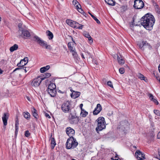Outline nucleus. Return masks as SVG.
<instances>
[{"label":"nucleus","instance_id":"obj_1","mask_svg":"<svg viewBox=\"0 0 160 160\" xmlns=\"http://www.w3.org/2000/svg\"><path fill=\"white\" fill-rule=\"evenodd\" d=\"M155 21V19L152 15L147 13L142 18L141 23L147 30H151Z\"/></svg>","mask_w":160,"mask_h":160},{"label":"nucleus","instance_id":"obj_2","mask_svg":"<svg viewBox=\"0 0 160 160\" xmlns=\"http://www.w3.org/2000/svg\"><path fill=\"white\" fill-rule=\"evenodd\" d=\"M78 143L73 137L68 138L66 143V148L68 149H73L77 147Z\"/></svg>","mask_w":160,"mask_h":160},{"label":"nucleus","instance_id":"obj_3","mask_svg":"<svg viewBox=\"0 0 160 160\" xmlns=\"http://www.w3.org/2000/svg\"><path fill=\"white\" fill-rule=\"evenodd\" d=\"M96 121L98 122V126L96 128L97 132L102 131L106 128V122L104 118L102 117L98 118Z\"/></svg>","mask_w":160,"mask_h":160},{"label":"nucleus","instance_id":"obj_4","mask_svg":"<svg viewBox=\"0 0 160 160\" xmlns=\"http://www.w3.org/2000/svg\"><path fill=\"white\" fill-rule=\"evenodd\" d=\"M34 40H33L37 42L40 45L42 48L45 47L46 49L49 50L51 49V46L47 44V42L44 40L41 39L38 36L35 35L34 37Z\"/></svg>","mask_w":160,"mask_h":160},{"label":"nucleus","instance_id":"obj_5","mask_svg":"<svg viewBox=\"0 0 160 160\" xmlns=\"http://www.w3.org/2000/svg\"><path fill=\"white\" fill-rule=\"evenodd\" d=\"M61 109L65 113H68L71 112L72 108L71 102L68 101L64 102L62 105Z\"/></svg>","mask_w":160,"mask_h":160},{"label":"nucleus","instance_id":"obj_6","mask_svg":"<svg viewBox=\"0 0 160 160\" xmlns=\"http://www.w3.org/2000/svg\"><path fill=\"white\" fill-rule=\"evenodd\" d=\"M44 78H41V76H39L33 79L32 82V85L35 87H38Z\"/></svg>","mask_w":160,"mask_h":160},{"label":"nucleus","instance_id":"obj_7","mask_svg":"<svg viewBox=\"0 0 160 160\" xmlns=\"http://www.w3.org/2000/svg\"><path fill=\"white\" fill-rule=\"evenodd\" d=\"M144 3L142 0H135L134 1L133 7L137 9H141L144 6Z\"/></svg>","mask_w":160,"mask_h":160},{"label":"nucleus","instance_id":"obj_8","mask_svg":"<svg viewBox=\"0 0 160 160\" xmlns=\"http://www.w3.org/2000/svg\"><path fill=\"white\" fill-rule=\"evenodd\" d=\"M135 156L138 160H143L145 158L144 154L139 150L135 152Z\"/></svg>","mask_w":160,"mask_h":160},{"label":"nucleus","instance_id":"obj_9","mask_svg":"<svg viewBox=\"0 0 160 160\" xmlns=\"http://www.w3.org/2000/svg\"><path fill=\"white\" fill-rule=\"evenodd\" d=\"M66 132L69 138L71 137H73L75 133V130L70 127H68L66 128Z\"/></svg>","mask_w":160,"mask_h":160},{"label":"nucleus","instance_id":"obj_10","mask_svg":"<svg viewBox=\"0 0 160 160\" xmlns=\"http://www.w3.org/2000/svg\"><path fill=\"white\" fill-rule=\"evenodd\" d=\"M28 60V58L25 57L23 59L21 60L20 62L17 64V66L18 67H23L27 63Z\"/></svg>","mask_w":160,"mask_h":160},{"label":"nucleus","instance_id":"obj_11","mask_svg":"<svg viewBox=\"0 0 160 160\" xmlns=\"http://www.w3.org/2000/svg\"><path fill=\"white\" fill-rule=\"evenodd\" d=\"M102 109V108L100 104L99 103L98 104L96 107L93 112V114L94 115H97L100 112Z\"/></svg>","mask_w":160,"mask_h":160},{"label":"nucleus","instance_id":"obj_12","mask_svg":"<svg viewBox=\"0 0 160 160\" xmlns=\"http://www.w3.org/2000/svg\"><path fill=\"white\" fill-rule=\"evenodd\" d=\"M9 114L8 113H5L2 117V120L4 125L6 126L7 124V120L8 119Z\"/></svg>","mask_w":160,"mask_h":160},{"label":"nucleus","instance_id":"obj_13","mask_svg":"<svg viewBox=\"0 0 160 160\" xmlns=\"http://www.w3.org/2000/svg\"><path fill=\"white\" fill-rule=\"evenodd\" d=\"M19 30L22 31V34L24 38H28L31 36L30 32L28 30H22V29H20Z\"/></svg>","mask_w":160,"mask_h":160},{"label":"nucleus","instance_id":"obj_14","mask_svg":"<svg viewBox=\"0 0 160 160\" xmlns=\"http://www.w3.org/2000/svg\"><path fill=\"white\" fill-rule=\"evenodd\" d=\"M70 90L72 92V93L71 94V96L72 98L74 99H75L80 96V92H75L72 90L71 89H70Z\"/></svg>","mask_w":160,"mask_h":160},{"label":"nucleus","instance_id":"obj_15","mask_svg":"<svg viewBox=\"0 0 160 160\" xmlns=\"http://www.w3.org/2000/svg\"><path fill=\"white\" fill-rule=\"evenodd\" d=\"M76 22L69 19H67L66 20V23L68 25L73 28H75V27L76 23Z\"/></svg>","mask_w":160,"mask_h":160},{"label":"nucleus","instance_id":"obj_16","mask_svg":"<svg viewBox=\"0 0 160 160\" xmlns=\"http://www.w3.org/2000/svg\"><path fill=\"white\" fill-rule=\"evenodd\" d=\"M48 94L50 96L52 97H54L57 93L56 89H50V90H47Z\"/></svg>","mask_w":160,"mask_h":160},{"label":"nucleus","instance_id":"obj_17","mask_svg":"<svg viewBox=\"0 0 160 160\" xmlns=\"http://www.w3.org/2000/svg\"><path fill=\"white\" fill-rule=\"evenodd\" d=\"M33 116L35 118L37 119L38 118V115L37 112V110L34 107L32 108L31 109Z\"/></svg>","mask_w":160,"mask_h":160},{"label":"nucleus","instance_id":"obj_18","mask_svg":"<svg viewBox=\"0 0 160 160\" xmlns=\"http://www.w3.org/2000/svg\"><path fill=\"white\" fill-rule=\"evenodd\" d=\"M46 33L47 36H48V38L49 40H51L53 38V34L50 31L47 30L46 31Z\"/></svg>","mask_w":160,"mask_h":160},{"label":"nucleus","instance_id":"obj_19","mask_svg":"<svg viewBox=\"0 0 160 160\" xmlns=\"http://www.w3.org/2000/svg\"><path fill=\"white\" fill-rule=\"evenodd\" d=\"M116 57H117L118 63L120 64H123L124 63V60L122 58H121L118 55H116Z\"/></svg>","mask_w":160,"mask_h":160},{"label":"nucleus","instance_id":"obj_20","mask_svg":"<svg viewBox=\"0 0 160 160\" xmlns=\"http://www.w3.org/2000/svg\"><path fill=\"white\" fill-rule=\"evenodd\" d=\"M153 95L151 94H149V97L152 101H153L156 104L158 105V102L156 99L153 98Z\"/></svg>","mask_w":160,"mask_h":160},{"label":"nucleus","instance_id":"obj_21","mask_svg":"<svg viewBox=\"0 0 160 160\" xmlns=\"http://www.w3.org/2000/svg\"><path fill=\"white\" fill-rule=\"evenodd\" d=\"M50 68V67L49 65H47L45 67H42L40 69V72L41 73H43L48 70Z\"/></svg>","mask_w":160,"mask_h":160},{"label":"nucleus","instance_id":"obj_22","mask_svg":"<svg viewBox=\"0 0 160 160\" xmlns=\"http://www.w3.org/2000/svg\"><path fill=\"white\" fill-rule=\"evenodd\" d=\"M18 45L17 44H14L13 46L11 47L10 48V51L12 52L15 50L18 49Z\"/></svg>","mask_w":160,"mask_h":160},{"label":"nucleus","instance_id":"obj_23","mask_svg":"<svg viewBox=\"0 0 160 160\" xmlns=\"http://www.w3.org/2000/svg\"><path fill=\"white\" fill-rule=\"evenodd\" d=\"M54 89H56V86L55 84L53 83H51L48 85L47 90H53Z\"/></svg>","mask_w":160,"mask_h":160},{"label":"nucleus","instance_id":"obj_24","mask_svg":"<svg viewBox=\"0 0 160 160\" xmlns=\"http://www.w3.org/2000/svg\"><path fill=\"white\" fill-rule=\"evenodd\" d=\"M138 78L140 79L141 80H143L146 82H147V79H145V77L142 74L140 73H138Z\"/></svg>","mask_w":160,"mask_h":160},{"label":"nucleus","instance_id":"obj_25","mask_svg":"<svg viewBox=\"0 0 160 160\" xmlns=\"http://www.w3.org/2000/svg\"><path fill=\"white\" fill-rule=\"evenodd\" d=\"M105 2L108 4L114 6L115 4V2L113 0H105Z\"/></svg>","mask_w":160,"mask_h":160},{"label":"nucleus","instance_id":"obj_26","mask_svg":"<svg viewBox=\"0 0 160 160\" xmlns=\"http://www.w3.org/2000/svg\"><path fill=\"white\" fill-rule=\"evenodd\" d=\"M56 145V142L54 138H52L51 139V147L52 149H54L55 146Z\"/></svg>","mask_w":160,"mask_h":160},{"label":"nucleus","instance_id":"obj_27","mask_svg":"<svg viewBox=\"0 0 160 160\" xmlns=\"http://www.w3.org/2000/svg\"><path fill=\"white\" fill-rule=\"evenodd\" d=\"M88 114V112L85 111L84 109L81 110L80 114L82 117H85Z\"/></svg>","mask_w":160,"mask_h":160},{"label":"nucleus","instance_id":"obj_28","mask_svg":"<svg viewBox=\"0 0 160 160\" xmlns=\"http://www.w3.org/2000/svg\"><path fill=\"white\" fill-rule=\"evenodd\" d=\"M23 115L24 117L27 120H28L30 118V114L29 112H27L25 113L24 112L23 113Z\"/></svg>","mask_w":160,"mask_h":160},{"label":"nucleus","instance_id":"obj_29","mask_svg":"<svg viewBox=\"0 0 160 160\" xmlns=\"http://www.w3.org/2000/svg\"><path fill=\"white\" fill-rule=\"evenodd\" d=\"M75 27L74 28H76L77 29H82V27L83 25L81 24H80L77 22L76 23Z\"/></svg>","mask_w":160,"mask_h":160},{"label":"nucleus","instance_id":"obj_30","mask_svg":"<svg viewBox=\"0 0 160 160\" xmlns=\"http://www.w3.org/2000/svg\"><path fill=\"white\" fill-rule=\"evenodd\" d=\"M89 13L90 15L92 17V18L96 21V22L98 24H100V21L95 16L92 14L90 12H89Z\"/></svg>","mask_w":160,"mask_h":160},{"label":"nucleus","instance_id":"obj_31","mask_svg":"<svg viewBox=\"0 0 160 160\" xmlns=\"http://www.w3.org/2000/svg\"><path fill=\"white\" fill-rule=\"evenodd\" d=\"M51 76V74L50 73H45L44 75H43V76H44L43 78H42L41 77V78H44V79L45 78H48L50 77Z\"/></svg>","mask_w":160,"mask_h":160},{"label":"nucleus","instance_id":"obj_32","mask_svg":"<svg viewBox=\"0 0 160 160\" xmlns=\"http://www.w3.org/2000/svg\"><path fill=\"white\" fill-rule=\"evenodd\" d=\"M128 9V7L127 6H123L120 8V10L121 12H124L126 11Z\"/></svg>","mask_w":160,"mask_h":160},{"label":"nucleus","instance_id":"obj_33","mask_svg":"<svg viewBox=\"0 0 160 160\" xmlns=\"http://www.w3.org/2000/svg\"><path fill=\"white\" fill-rule=\"evenodd\" d=\"M77 118V117L75 115H73L71 114L69 116V118L70 120H72L74 119Z\"/></svg>","mask_w":160,"mask_h":160},{"label":"nucleus","instance_id":"obj_34","mask_svg":"<svg viewBox=\"0 0 160 160\" xmlns=\"http://www.w3.org/2000/svg\"><path fill=\"white\" fill-rule=\"evenodd\" d=\"M139 46L140 49L142 50H143L144 49V44L143 41H142V42L140 43L139 44Z\"/></svg>","mask_w":160,"mask_h":160},{"label":"nucleus","instance_id":"obj_35","mask_svg":"<svg viewBox=\"0 0 160 160\" xmlns=\"http://www.w3.org/2000/svg\"><path fill=\"white\" fill-rule=\"evenodd\" d=\"M154 5L155 8V10L157 11V12H158L159 10V7L158 5L156 2L154 3Z\"/></svg>","mask_w":160,"mask_h":160},{"label":"nucleus","instance_id":"obj_36","mask_svg":"<svg viewBox=\"0 0 160 160\" xmlns=\"http://www.w3.org/2000/svg\"><path fill=\"white\" fill-rule=\"evenodd\" d=\"M154 113L157 116H160V111L158 110H153Z\"/></svg>","mask_w":160,"mask_h":160},{"label":"nucleus","instance_id":"obj_37","mask_svg":"<svg viewBox=\"0 0 160 160\" xmlns=\"http://www.w3.org/2000/svg\"><path fill=\"white\" fill-rule=\"evenodd\" d=\"M78 11L80 12L81 13L83 14L85 16V14H86V13L84 12L83 10L81 8H79L78 10Z\"/></svg>","mask_w":160,"mask_h":160},{"label":"nucleus","instance_id":"obj_38","mask_svg":"<svg viewBox=\"0 0 160 160\" xmlns=\"http://www.w3.org/2000/svg\"><path fill=\"white\" fill-rule=\"evenodd\" d=\"M119 71V72L121 74L124 73L125 72L124 68H120Z\"/></svg>","mask_w":160,"mask_h":160},{"label":"nucleus","instance_id":"obj_39","mask_svg":"<svg viewBox=\"0 0 160 160\" xmlns=\"http://www.w3.org/2000/svg\"><path fill=\"white\" fill-rule=\"evenodd\" d=\"M84 35L85 37L88 38L90 36V35H89L88 33L87 32H85L84 33Z\"/></svg>","mask_w":160,"mask_h":160},{"label":"nucleus","instance_id":"obj_40","mask_svg":"<svg viewBox=\"0 0 160 160\" xmlns=\"http://www.w3.org/2000/svg\"><path fill=\"white\" fill-rule=\"evenodd\" d=\"M72 52V55L74 57L76 58L78 56V54L75 50L73 51V52Z\"/></svg>","mask_w":160,"mask_h":160},{"label":"nucleus","instance_id":"obj_41","mask_svg":"<svg viewBox=\"0 0 160 160\" xmlns=\"http://www.w3.org/2000/svg\"><path fill=\"white\" fill-rule=\"evenodd\" d=\"M30 135V133L28 130L26 131L25 132V135L26 137H28Z\"/></svg>","mask_w":160,"mask_h":160},{"label":"nucleus","instance_id":"obj_42","mask_svg":"<svg viewBox=\"0 0 160 160\" xmlns=\"http://www.w3.org/2000/svg\"><path fill=\"white\" fill-rule=\"evenodd\" d=\"M108 85L112 88H113L112 82L111 81H109L107 82Z\"/></svg>","mask_w":160,"mask_h":160},{"label":"nucleus","instance_id":"obj_43","mask_svg":"<svg viewBox=\"0 0 160 160\" xmlns=\"http://www.w3.org/2000/svg\"><path fill=\"white\" fill-rule=\"evenodd\" d=\"M18 126H15V134L16 135L18 132Z\"/></svg>","mask_w":160,"mask_h":160},{"label":"nucleus","instance_id":"obj_44","mask_svg":"<svg viewBox=\"0 0 160 160\" xmlns=\"http://www.w3.org/2000/svg\"><path fill=\"white\" fill-rule=\"evenodd\" d=\"M135 18L134 17H133V18H132V22H131L130 23V26H131V25H135V23L134 22V21H135Z\"/></svg>","mask_w":160,"mask_h":160},{"label":"nucleus","instance_id":"obj_45","mask_svg":"<svg viewBox=\"0 0 160 160\" xmlns=\"http://www.w3.org/2000/svg\"><path fill=\"white\" fill-rule=\"evenodd\" d=\"M143 44H144V48H146L148 45V43L146 41H145L144 42L143 41Z\"/></svg>","mask_w":160,"mask_h":160},{"label":"nucleus","instance_id":"obj_46","mask_svg":"<svg viewBox=\"0 0 160 160\" xmlns=\"http://www.w3.org/2000/svg\"><path fill=\"white\" fill-rule=\"evenodd\" d=\"M72 3L75 6L79 3L76 0H73L72 1Z\"/></svg>","mask_w":160,"mask_h":160},{"label":"nucleus","instance_id":"obj_47","mask_svg":"<svg viewBox=\"0 0 160 160\" xmlns=\"http://www.w3.org/2000/svg\"><path fill=\"white\" fill-rule=\"evenodd\" d=\"M68 48L71 52H73V51L75 50V48H73L72 46Z\"/></svg>","mask_w":160,"mask_h":160},{"label":"nucleus","instance_id":"obj_48","mask_svg":"<svg viewBox=\"0 0 160 160\" xmlns=\"http://www.w3.org/2000/svg\"><path fill=\"white\" fill-rule=\"evenodd\" d=\"M75 6L76 7V8L77 10H78V9L81 8V6L79 3L78 4Z\"/></svg>","mask_w":160,"mask_h":160},{"label":"nucleus","instance_id":"obj_49","mask_svg":"<svg viewBox=\"0 0 160 160\" xmlns=\"http://www.w3.org/2000/svg\"><path fill=\"white\" fill-rule=\"evenodd\" d=\"M88 40L89 41L90 43H92L93 39L91 36L89 38H88Z\"/></svg>","mask_w":160,"mask_h":160},{"label":"nucleus","instance_id":"obj_50","mask_svg":"<svg viewBox=\"0 0 160 160\" xmlns=\"http://www.w3.org/2000/svg\"><path fill=\"white\" fill-rule=\"evenodd\" d=\"M19 124V121L18 120V118L17 117L15 121V126H18Z\"/></svg>","mask_w":160,"mask_h":160},{"label":"nucleus","instance_id":"obj_51","mask_svg":"<svg viewBox=\"0 0 160 160\" xmlns=\"http://www.w3.org/2000/svg\"><path fill=\"white\" fill-rule=\"evenodd\" d=\"M148 45L147 46V48H148V49L150 50L152 49V47L149 43H148Z\"/></svg>","mask_w":160,"mask_h":160},{"label":"nucleus","instance_id":"obj_52","mask_svg":"<svg viewBox=\"0 0 160 160\" xmlns=\"http://www.w3.org/2000/svg\"><path fill=\"white\" fill-rule=\"evenodd\" d=\"M45 116L47 117L48 118H51V117L50 116V115H49L48 114V113H45Z\"/></svg>","mask_w":160,"mask_h":160},{"label":"nucleus","instance_id":"obj_53","mask_svg":"<svg viewBox=\"0 0 160 160\" xmlns=\"http://www.w3.org/2000/svg\"><path fill=\"white\" fill-rule=\"evenodd\" d=\"M158 155H159V158H160V149H158ZM157 158L159 159L160 160V158Z\"/></svg>","mask_w":160,"mask_h":160},{"label":"nucleus","instance_id":"obj_54","mask_svg":"<svg viewBox=\"0 0 160 160\" xmlns=\"http://www.w3.org/2000/svg\"><path fill=\"white\" fill-rule=\"evenodd\" d=\"M22 69H23L25 71V72H27V70L26 69V67H22Z\"/></svg>","mask_w":160,"mask_h":160},{"label":"nucleus","instance_id":"obj_55","mask_svg":"<svg viewBox=\"0 0 160 160\" xmlns=\"http://www.w3.org/2000/svg\"><path fill=\"white\" fill-rule=\"evenodd\" d=\"M83 106V104L82 103H81L80 104L79 107L80 108L81 110H84V109L82 108V106Z\"/></svg>","mask_w":160,"mask_h":160},{"label":"nucleus","instance_id":"obj_56","mask_svg":"<svg viewBox=\"0 0 160 160\" xmlns=\"http://www.w3.org/2000/svg\"><path fill=\"white\" fill-rule=\"evenodd\" d=\"M58 92L61 93H65V91H62L60 90H59L58 91Z\"/></svg>","mask_w":160,"mask_h":160},{"label":"nucleus","instance_id":"obj_57","mask_svg":"<svg viewBox=\"0 0 160 160\" xmlns=\"http://www.w3.org/2000/svg\"><path fill=\"white\" fill-rule=\"evenodd\" d=\"M157 138L158 139H160V132H159L158 134Z\"/></svg>","mask_w":160,"mask_h":160},{"label":"nucleus","instance_id":"obj_58","mask_svg":"<svg viewBox=\"0 0 160 160\" xmlns=\"http://www.w3.org/2000/svg\"><path fill=\"white\" fill-rule=\"evenodd\" d=\"M81 56L82 57V58L83 59H85V57H84V56L83 55V54L82 53L81 54Z\"/></svg>","mask_w":160,"mask_h":160},{"label":"nucleus","instance_id":"obj_59","mask_svg":"<svg viewBox=\"0 0 160 160\" xmlns=\"http://www.w3.org/2000/svg\"><path fill=\"white\" fill-rule=\"evenodd\" d=\"M68 48L70 47H72L71 46V42H69L68 43Z\"/></svg>","mask_w":160,"mask_h":160},{"label":"nucleus","instance_id":"obj_60","mask_svg":"<svg viewBox=\"0 0 160 160\" xmlns=\"http://www.w3.org/2000/svg\"><path fill=\"white\" fill-rule=\"evenodd\" d=\"M155 136V134L153 132V133H152V134L151 135V137L152 138H153Z\"/></svg>","mask_w":160,"mask_h":160},{"label":"nucleus","instance_id":"obj_61","mask_svg":"<svg viewBox=\"0 0 160 160\" xmlns=\"http://www.w3.org/2000/svg\"><path fill=\"white\" fill-rule=\"evenodd\" d=\"M22 69V67H21V68H20V67H19L18 68H16V70H19L20 69Z\"/></svg>","mask_w":160,"mask_h":160},{"label":"nucleus","instance_id":"obj_62","mask_svg":"<svg viewBox=\"0 0 160 160\" xmlns=\"http://www.w3.org/2000/svg\"><path fill=\"white\" fill-rule=\"evenodd\" d=\"M3 71L1 69H0V74H2V73Z\"/></svg>","mask_w":160,"mask_h":160},{"label":"nucleus","instance_id":"obj_63","mask_svg":"<svg viewBox=\"0 0 160 160\" xmlns=\"http://www.w3.org/2000/svg\"><path fill=\"white\" fill-rule=\"evenodd\" d=\"M155 77H156V79L158 80H159V79L160 78L159 76H155Z\"/></svg>","mask_w":160,"mask_h":160},{"label":"nucleus","instance_id":"obj_64","mask_svg":"<svg viewBox=\"0 0 160 160\" xmlns=\"http://www.w3.org/2000/svg\"><path fill=\"white\" fill-rule=\"evenodd\" d=\"M158 70L159 71V72L160 73V64L159 65V66H158Z\"/></svg>","mask_w":160,"mask_h":160}]
</instances>
